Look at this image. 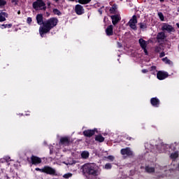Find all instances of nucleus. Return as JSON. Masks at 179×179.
<instances>
[{"label":"nucleus","mask_w":179,"mask_h":179,"mask_svg":"<svg viewBox=\"0 0 179 179\" xmlns=\"http://www.w3.org/2000/svg\"><path fill=\"white\" fill-rule=\"evenodd\" d=\"M58 24V19L52 17L43 22V25L39 27V34L41 37H44V34H47L51 29H54Z\"/></svg>","instance_id":"f257e3e1"},{"label":"nucleus","mask_w":179,"mask_h":179,"mask_svg":"<svg viewBox=\"0 0 179 179\" xmlns=\"http://www.w3.org/2000/svg\"><path fill=\"white\" fill-rule=\"evenodd\" d=\"M145 148L148 150V152H152L153 153H163L164 152H167V149L170 148V146L167 144H163L160 143L159 145H155L150 144V143H145ZM157 149V151L156 150Z\"/></svg>","instance_id":"f03ea898"},{"label":"nucleus","mask_w":179,"mask_h":179,"mask_svg":"<svg viewBox=\"0 0 179 179\" xmlns=\"http://www.w3.org/2000/svg\"><path fill=\"white\" fill-rule=\"evenodd\" d=\"M83 171L92 176L93 177H97L100 174V171L99 170V166L95 164H85L83 166Z\"/></svg>","instance_id":"7ed1b4c3"},{"label":"nucleus","mask_w":179,"mask_h":179,"mask_svg":"<svg viewBox=\"0 0 179 179\" xmlns=\"http://www.w3.org/2000/svg\"><path fill=\"white\" fill-rule=\"evenodd\" d=\"M32 7L35 10H45L47 9L45 3L43 0H36L33 3Z\"/></svg>","instance_id":"20e7f679"},{"label":"nucleus","mask_w":179,"mask_h":179,"mask_svg":"<svg viewBox=\"0 0 179 179\" xmlns=\"http://www.w3.org/2000/svg\"><path fill=\"white\" fill-rule=\"evenodd\" d=\"M138 23V19L136 15H133L132 18L129 20L128 24L129 27L132 29V30H138L136 27V24Z\"/></svg>","instance_id":"39448f33"},{"label":"nucleus","mask_w":179,"mask_h":179,"mask_svg":"<svg viewBox=\"0 0 179 179\" xmlns=\"http://www.w3.org/2000/svg\"><path fill=\"white\" fill-rule=\"evenodd\" d=\"M121 155L122 156H133L134 155V152L131 150L130 148H122L120 150Z\"/></svg>","instance_id":"423d86ee"},{"label":"nucleus","mask_w":179,"mask_h":179,"mask_svg":"<svg viewBox=\"0 0 179 179\" xmlns=\"http://www.w3.org/2000/svg\"><path fill=\"white\" fill-rule=\"evenodd\" d=\"M97 132V129H88L83 131V135L87 138H90Z\"/></svg>","instance_id":"0eeeda50"},{"label":"nucleus","mask_w":179,"mask_h":179,"mask_svg":"<svg viewBox=\"0 0 179 179\" xmlns=\"http://www.w3.org/2000/svg\"><path fill=\"white\" fill-rule=\"evenodd\" d=\"M46 174H50V176H57L55 169L50 166H44V172Z\"/></svg>","instance_id":"6e6552de"},{"label":"nucleus","mask_w":179,"mask_h":179,"mask_svg":"<svg viewBox=\"0 0 179 179\" xmlns=\"http://www.w3.org/2000/svg\"><path fill=\"white\" fill-rule=\"evenodd\" d=\"M75 12L77 15H83V13H85V8H83V6H82V5L77 4L75 7Z\"/></svg>","instance_id":"1a4fd4ad"},{"label":"nucleus","mask_w":179,"mask_h":179,"mask_svg":"<svg viewBox=\"0 0 179 179\" xmlns=\"http://www.w3.org/2000/svg\"><path fill=\"white\" fill-rule=\"evenodd\" d=\"M169 77V73L167 72L164 71H159L157 74V78L159 80H164V79H166V78Z\"/></svg>","instance_id":"9d476101"},{"label":"nucleus","mask_w":179,"mask_h":179,"mask_svg":"<svg viewBox=\"0 0 179 179\" xmlns=\"http://www.w3.org/2000/svg\"><path fill=\"white\" fill-rule=\"evenodd\" d=\"M162 29L163 31H168V33L174 31V28L173 27V26L168 24H164Z\"/></svg>","instance_id":"9b49d317"},{"label":"nucleus","mask_w":179,"mask_h":179,"mask_svg":"<svg viewBox=\"0 0 179 179\" xmlns=\"http://www.w3.org/2000/svg\"><path fill=\"white\" fill-rule=\"evenodd\" d=\"M110 17L112 19V23L114 26H115V24H117V23L121 20V17H120L118 15H112Z\"/></svg>","instance_id":"f8f14e48"},{"label":"nucleus","mask_w":179,"mask_h":179,"mask_svg":"<svg viewBox=\"0 0 179 179\" xmlns=\"http://www.w3.org/2000/svg\"><path fill=\"white\" fill-rule=\"evenodd\" d=\"M32 164H40L41 163V158L32 155L31 157Z\"/></svg>","instance_id":"ddd939ff"},{"label":"nucleus","mask_w":179,"mask_h":179,"mask_svg":"<svg viewBox=\"0 0 179 179\" xmlns=\"http://www.w3.org/2000/svg\"><path fill=\"white\" fill-rule=\"evenodd\" d=\"M114 27L113 25H109L106 29V36H113L114 34L113 31Z\"/></svg>","instance_id":"4468645a"},{"label":"nucleus","mask_w":179,"mask_h":179,"mask_svg":"<svg viewBox=\"0 0 179 179\" xmlns=\"http://www.w3.org/2000/svg\"><path fill=\"white\" fill-rule=\"evenodd\" d=\"M150 101L154 107H159V104H160V101L157 98H152Z\"/></svg>","instance_id":"2eb2a0df"},{"label":"nucleus","mask_w":179,"mask_h":179,"mask_svg":"<svg viewBox=\"0 0 179 179\" xmlns=\"http://www.w3.org/2000/svg\"><path fill=\"white\" fill-rule=\"evenodd\" d=\"M36 21L38 24H39L40 26H41V24L44 26V22L43 21V14H38L36 15Z\"/></svg>","instance_id":"dca6fc26"},{"label":"nucleus","mask_w":179,"mask_h":179,"mask_svg":"<svg viewBox=\"0 0 179 179\" xmlns=\"http://www.w3.org/2000/svg\"><path fill=\"white\" fill-rule=\"evenodd\" d=\"M138 43L141 47V48H146L148 46V42L146 41L143 40V38H140L138 40Z\"/></svg>","instance_id":"f3484780"},{"label":"nucleus","mask_w":179,"mask_h":179,"mask_svg":"<svg viewBox=\"0 0 179 179\" xmlns=\"http://www.w3.org/2000/svg\"><path fill=\"white\" fill-rule=\"evenodd\" d=\"M6 17H8V13L5 12L0 13V22H5Z\"/></svg>","instance_id":"a211bd4d"},{"label":"nucleus","mask_w":179,"mask_h":179,"mask_svg":"<svg viewBox=\"0 0 179 179\" xmlns=\"http://www.w3.org/2000/svg\"><path fill=\"white\" fill-rule=\"evenodd\" d=\"M157 40H164V38H166V34H164V32H159L157 34Z\"/></svg>","instance_id":"6ab92c4d"},{"label":"nucleus","mask_w":179,"mask_h":179,"mask_svg":"<svg viewBox=\"0 0 179 179\" xmlns=\"http://www.w3.org/2000/svg\"><path fill=\"white\" fill-rule=\"evenodd\" d=\"M61 143L63 145H68L69 143V138L68 137H63L60 139Z\"/></svg>","instance_id":"aec40b11"},{"label":"nucleus","mask_w":179,"mask_h":179,"mask_svg":"<svg viewBox=\"0 0 179 179\" xmlns=\"http://www.w3.org/2000/svg\"><path fill=\"white\" fill-rule=\"evenodd\" d=\"M117 8L118 6H117V4H113L109 10L110 13H113V14L115 13V12H117Z\"/></svg>","instance_id":"412c9836"},{"label":"nucleus","mask_w":179,"mask_h":179,"mask_svg":"<svg viewBox=\"0 0 179 179\" xmlns=\"http://www.w3.org/2000/svg\"><path fill=\"white\" fill-rule=\"evenodd\" d=\"M89 152L83 151L81 152V157L82 159H87L89 157Z\"/></svg>","instance_id":"4be33fe9"},{"label":"nucleus","mask_w":179,"mask_h":179,"mask_svg":"<svg viewBox=\"0 0 179 179\" xmlns=\"http://www.w3.org/2000/svg\"><path fill=\"white\" fill-rule=\"evenodd\" d=\"M95 141H97L98 142H104V137L101 135H98L96 136Z\"/></svg>","instance_id":"5701e85b"},{"label":"nucleus","mask_w":179,"mask_h":179,"mask_svg":"<svg viewBox=\"0 0 179 179\" xmlns=\"http://www.w3.org/2000/svg\"><path fill=\"white\" fill-rule=\"evenodd\" d=\"M145 171H147V173H155V168L146 166Z\"/></svg>","instance_id":"b1692460"},{"label":"nucleus","mask_w":179,"mask_h":179,"mask_svg":"<svg viewBox=\"0 0 179 179\" xmlns=\"http://www.w3.org/2000/svg\"><path fill=\"white\" fill-rule=\"evenodd\" d=\"M171 159H177L178 157V152H175L171 154L170 155Z\"/></svg>","instance_id":"393cba45"},{"label":"nucleus","mask_w":179,"mask_h":179,"mask_svg":"<svg viewBox=\"0 0 179 179\" xmlns=\"http://www.w3.org/2000/svg\"><path fill=\"white\" fill-rule=\"evenodd\" d=\"M92 0H78L79 3H81L82 5H86L89 3H90Z\"/></svg>","instance_id":"a878e982"},{"label":"nucleus","mask_w":179,"mask_h":179,"mask_svg":"<svg viewBox=\"0 0 179 179\" xmlns=\"http://www.w3.org/2000/svg\"><path fill=\"white\" fill-rule=\"evenodd\" d=\"M162 61L165 62V64H168L169 65H171L173 64V62H171L170 59H169L167 57H164L162 59Z\"/></svg>","instance_id":"bb28decb"},{"label":"nucleus","mask_w":179,"mask_h":179,"mask_svg":"<svg viewBox=\"0 0 179 179\" xmlns=\"http://www.w3.org/2000/svg\"><path fill=\"white\" fill-rule=\"evenodd\" d=\"M10 27H12V24H6L1 25V29H10Z\"/></svg>","instance_id":"cd10ccee"},{"label":"nucleus","mask_w":179,"mask_h":179,"mask_svg":"<svg viewBox=\"0 0 179 179\" xmlns=\"http://www.w3.org/2000/svg\"><path fill=\"white\" fill-rule=\"evenodd\" d=\"M53 13L55 15H57V16H61V15H62V13H61V11L57 8L53 9Z\"/></svg>","instance_id":"c85d7f7f"},{"label":"nucleus","mask_w":179,"mask_h":179,"mask_svg":"<svg viewBox=\"0 0 179 179\" xmlns=\"http://www.w3.org/2000/svg\"><path fill=\"white\" fill-rule=\"evenodd\" d=\"M140 29H147L148 25L145 22H141L139 23Z\"/></svg>","instance_id":"c756f323"},{"label":"nucleus","mask_w":179,"mask_h":179,"mask_svg":"<svg viewBox=\"0 0 179 179\" xmlns=\"http://www.w3.org/2000/svg\"><path fill=\"white\" fill-rule=\"evenodd\" d=\"M64 178L68 179V178H71V177H72V173H65L63 176Z\"/></svg>","instance_id":"7c9ffc66"},{"label":"nucleus","mask_w":179,"mask_h":179,"mask_svg":"<svg viewBox=\"0 0 179 179\" xmlns=\"http://www.w3.org/2000/svg\"><path fill=\"white\" fill-rule=\"evenodd\" d=\"M158 16L162 22L164 20V15H163V13H158Z\"/></svg>","instance_id":"2f4dec72"},{"label":"nucleus","mask_w":179,"mask_h":179,"mask_svg":"<svg viewBox=\"0 0 179 179\" xmlns=\"http://www.w3.org/2000/svg\"><path fill=\"white\" fill-rule=\"evenodd\" d=\"M5 5H6V1L0 0V6H5Z\"/></svg>","instance_id":"473e14b6"},{"label":"nucleus","mask_w":179,"mask_h":179,"mask_svg":"<svg viewBox=\"0 0 179 179\" xmlns=\"http://www.w3.org/2000/svg\"><path fill=\"white\" fill-rule=\"evenodd\" d=\"M111 167H112L111 164H106L105 165V169H106V170H110V169H111Z\"/></svg>","instance_id":"72a5a7b5"},{"label":"nucleus","mask_w":179,"mask_h":179,"mask_svg":"<svg viewBox=\"0 0 179 179\" xmlns=\"http://www.w3.org/2000/svg\"><path fill=\"white\" fill-rule=\"evenodd\" d=\"M107 159H108V160H110V162H114L115 157L113 155H109L108 156Z\"/></svg>","instance_id":"f704fd0d"},{"label":"nucleus","mask_w":179,"mask_h":179,"mask_svg":"<svg viewBox=\"0 0 179 179\" xmlns=\"http://www.w3.org/2000/svg\"><path fill=\"white\" fill-rule=\"evenodd\" d=\"M63 163L66 166H72V164H76V162L73 161V163H66L65 162H64Z\"/></svg>","instance_id":"c9c22d12"},{"label":"nucleus","mask_w":179,"mask_h":179,"mask_svg":"<svg viewBox=\"0 0 179 179\" xmlns=\"http://www.w3.org/2000/svg\"><path fill=\"white\" fill-rule=\"evenodd\" d=\"M35 170L36 171H41V173H44V167L43 169L36 168Z\"/></svg>","instance_id":"e433bc0d"},{"label":"nucleus","mask_w":179,"mask_h":179,"mask_svg":"<svg viewBox=\"0 0 179 179\" xmlns=\"http://www.w3.org/2000/svg\"><path fill=\"white\" fill-rule=\"evenodd\" d=\"M31 22H32L31 17H27V23H28V24H30V23H31Z\"/></svg>","instance_id":"4c0bfd02"},{"label":"nucleus","mask_w":179,"mask_h":179,"mask_svg":"<svg viewBox=\"0 0 179 179\" xmlns=\"http://www.w3.org/2000/svg\"><path fill=\"white\" fill-rule=\"evenodd\" d=\"M4 160H6L7 162H10V157H5Z\"/></svg>","instance_id":"58836bf2"},{"label":"nucleus","mask_w":179,"mask_h":179,"mask_svg":"<svg viewBox=\"0 0 179 179\" xmlns=\"http://www.w3.org/2000/svg\"><path fill=\"white\" fill-rule=\"evenodd\" d=\"M164 55H166V54H164V52H162L159 54V57L160 58H163V57H164Z\"/></svg>","instance_id":"ea45409f"},{"label":"nucleus","mask_w":179,"mask_h":179,"mask_svg":"<svg viewBox=\"0 0 179 179\" xmlns=\"http://www.w3.org/2000/svg\"><path fill=\"white\" fill-rule=\"evenodd\" d=\"M145 54V55H148V50H146V48H142Z\"/></svg>","instance_id":"a19ab883"},{"label":"nucleus","mask_w":179,"mask_h":179,"mask_svg":"<svg viewBox=\"0 0 179 179\" xmlns=\"http://www.w3.org/2000/svg\"><path fill=\"white\" fill-rule=\"evenodd\" d=\"M117 44L118 48H121V47H122V44H121V43L117 42Z\"/></svg>","instance_id":"79ce46f5"},{"label":"nucleus","mask_w":179,"mask_h":179,"mask_svg":"<svg viewBox=\"0 0 179 179\" xmlns=\"http://www.w3.org/2000/svg\"><path fill=\"white\" fill-rule=\"evenodd\" d=\"M155 51L156 52H160V48L159 47L155 48Z\"/></svg>","instance_id":"37998d69"},{"label":"nucleus","mask_w":179,"mask_h":179,"mask_svg":"<svg viewBox=\"0 0 179 179\" xmlns=\"http://www.w3.org/2000/svg\"><path fill=\"white\" fill-rule=\"evenodd\" d=\"M141 71L143 73H148V72H149V71H148V69H143Z\"/></svg>","instance_id":"c03bdc74"},{"label":"nucleus","mask_w":179,"mask_h":179,"mask_svg":"<svg viewBox=\"0 0 179 179\" xmlns=\"http://www.w3.org/2000/svg\"><path fill=\"white\" fill-rule=\"evenodd\" d=\"M13 3H15V5H17V0H12L11 1Z\"/></svg>","instance_id":"a18cd8bd"},{"label":"nucleus","mask_w":179,"mask_h":179,"mask_svg":"<svg viewBox=\"0 0 179 179\" xmlns=\"http://www.w3.org/2000/svg\"><path fill=\"white\" fill-rule=\"evenodd\" d=\"M98 12L100 13V15H103V10L101 9H99Z\"/></svg>","instance_id":"49530a36"},{"label":"nucleus","mask_w":179,"mask_h":179,"mask_svg":"<svg viewBox=\"0 0 179 179\" xmlns=\"http://www.w3.org/2000/svg\"><path fill=\"white\" fill-rule=\"evenodd\" d=\"M156 69V66H151V71H155Z\"/></svg>","instance_id":"de8ad7c7"},{"label":"nucleus","mask_w":179,"mask_h":179,"mask_svg":"<svg viewBox=\"0 0 179 179\" xmlns=\"http://www.w3.org/2000/svg\"><path fill=\"white\" fill-rule=\"evenodd\" d=\"M127 139H129V141H131V139H132V138L129 137V138H127Z\"/></svg>","instance_id":"09e8293b"},{"label":"nucleus","mask_w":179,"mask_h":179,"mask_svg":"<svg viewBox=\"0 0 179 179\" xmlns=\"http://www.w3.org/2000/svg\"><path fill=\"white\" fill-rule=\"evenodd\" d=\"M17 15H20V10H18Z\"/></svg>","instance_id":"8fccbe9b"},{"label":"nucleus","mask_w":179,"mask_h":179,"mask_svg":"<svg viewBox=\"0 0 179 179\" xmlns=\"http://www.w3.org/2000/svg\"><path fill=\"white\" fill-rule=\"evenodd\" d=\"M52 154V150L50 148V155Z\"/></svg>","instance_id":"3c124183"},{"label":"nucleus","mask_w":179,"mask_h":179,"mask_svg":"<svg viewBox=\"0 0 179 179\" xmlns=\"http://www.w3.org/2000/svg\"><path fill=\"white\" fill-rule=\"evenodd\" d=\"M160 2H164V0H159Z\"/></svg>","instance_id":"603ef678"},{"label":"nucleus","mask_w":179,"mask_h":179,"mask_svg":"<svg viewBox=\"0 0 179 179\" xmlns=\"http://www.w3.org/2000/svg\"><path fill=\"white\" fill-rule=\"evenodd\" d=\"M53 1H55V2H58V0H53Z\"/></svg>","instance_id":"864d4df0"},{"label":"nucleus","mask_w":179,"mask_h":179,"mask_svg":"<svg viewBox=\"0 0 179 179\" xmlns=\"http://www.w3.org/2000/svg\"><path fill=\"white\" fill-rule=\"evenodd\" d=\"M69 1H75V0H69Z\"/></svg>","instance_id":"5fc2aeb1"},{"label":"nucleus","mask_w":179,"mask_h":179,"mask_svg":"<svg viewBox=\"0 0 179 179\" xmlns=\"http://www.w3.org/2000/svg\"><path fill=\"white\" fill-rule=\"evenodd\" d=\"M120 1H122V0H120Z\"/></svg>","instance_id":"6e6d98bb"}]
</instances>
